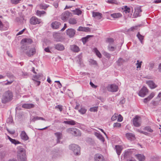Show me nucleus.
Segmentation results:
<instances>
[{"mask_svg":"<svg viewBox=\"0 0 161 161\" xmlns=\"http://www.w3.org/2000/svg\"><path fill=\"white\" fill-rule=\"evenodd\" d=\"M17 157L19 161H26L25 150L22 147H18Z\"/></svg>","mask_w":161,"mask_h":161,"instance_id":"obj_1","label":"nucleus"},{"mask_svg":"<svg viewBox=\"0 0 161 161\" xmlns=\"http://www.w3.org/2000/svg\"><path fill=\"white\" fill-rule=\"evenodd\" d=\"M33 42V41L32 39L28 38H24L22 40L21 43L23 44L21 47L20 51L21 52H24L25 51L27 50L28 48V46L27 44H30Z\"/></svg>","mask_w":161,"mask_h":161,"instance_id":"obj_2","label":"nucleus"},{"mask_svg":"<svg viewBox=\"0 0 161 161\" xmlns=\"http://www.w3.org/2000/svg\"><path fill=\"white\" fill-rule=\"evenodd\" d=\"M13 97L12 92L8 91L5 92L3 95L2 98V102L3 103H5L10 101Z\"/></svg>","mask_w":161,"mask_h":161,"instance_id":"obj_3","label":"nucleus"},{"mask_svg":"<svg viewBox=\"0 0 161 161\" xmlns=\"http://www.w3.org/2000/svg\"><path fill=\"white\" fill-rule=\"evenodd\" d=\"M69 149L72 150L76 155H79L80 154V147L77 145L72 144L69 146Z\"/></svg>","mask_w":161,"mask_h":161,"instance_id":"obj_4","label":"nucleus"},{"mask_svg":"<svg viewBox=\"0 0 161 161\" xmlns=\"http://www.w3.org/2000/svg\"><path fill=\"white\" fill-rule=\"evenodd\" d=\"M67 132L74 135L75 136H81V133L79 130L75 128H69L67 129Z\"/></svg>","mask_w":161,"mask_h":161,"instance_id":"obj_5","label":"nucleus"},{"mask_svg":"<svg viewBox=\"0 0 161 161\" xmlns=\"http://www.w3.org/2000/svg\"><path fill=\"white\" fill-rule=\"evenodd\" d=\"M9 28V24L7 21L2 22L0 20V31H1L7 30Z\"/></svg>","mask_w":161,"mask_h":161,"instance_id":"obj_6","label":"nucleus"},{"mask_svg":"<svg viewBox=\"0 0 161 161\" xmlns=\"http://www.w3.org/2000/svg\"><path fill=\"white\" fill-rule=\"evenodd\" d=\"M23 53H25L29 57L33 56L36 53V49L34 47L29 48L27 50L25 51V52H22Z\"/></svg>","mask_w":161,"mask_h":161,"instance_id":"obj_7","label":"nucleus"},{"mask_svg":"<svg viewBox=\"0 0 161 161\" xmlns=\"http://www.w3.org/2000/svg\"><path fill=\"white\" fill-rule=\"evenodd\" d=\"M72 15L71 13L66 11L62 13L61 15V19L64 21L67 20Z\"/></svg>","mask_w":161,"mask_h":161,"instance_id":"obj_8","label":"nucleus"},{"mask_svg":"<svg viewBox=\"0 0 161 161\" xmlns=\"http://www.w3.org/2000/svg\"><path fill=\"white\" fill-rule=\"evenodd\" d=\"M51 154L53 159L58 158L61 155V153L58 150H53L51 152Z\"/></svg>","mask_w":161,"mask_h":161,"instance_id":"obj_9","label":"nucleus"},{"mask_svg":"<svg viewBox=\"0 0 161 161\" xmlns=\"http://www.w3.org/2000/svg\"><path fill=\"white\" fill-rule=\"evenodd\" d=\"M148 90L147 88L145 86H143L138 93L139 96L144 97L148 93Z\"/></svg>","mask_w":161,"mask_h":161,"instance_id":"obj_10","label":"nucleus"},{"mask_svg":"<svg viewBox=\"0 0 161 161\" xmlns=\"http://www.w3.org/2000/svg\"><path fill=\"white\" fill-rule=\"evenodd\" d=\"M107 89L110 92H116L118 91V87L115 84L109 85Z\"/></svg>","mask_w":161,"mask_h":161,"instance_id":"obj_11","label":"nucleus"},{"mask_svg":"<svg viewBox=\"0 0 161 161\" xmlns=\"http://www.w3.org/2000/svg\"><path fill=\"white\" fill-rule=\"evenodd\" d=\"M133 124L134 126L136 127H139L141 125L140 118L136 116L133 119Z\"/></svg>","mask_w":161,"mask_h":161,"instance_id":"obj_12","label":"nucleus"},{"mask_svg":"<svg viewBox=\"0 0 161 161\" xmlns=\"http://www.w3.org/2000/svg\"><path fill=\"white\" fill-rule=\"evenodd\" d=\"M30 23L31 25H35L37 24H39L40 22V20L38 19L35 17H32L30 19Z\"/></svg>","mask_w":161,"mask_h":161,"instance_id":"obj_13","label":"nucleus"},{"mask_svg":"<svg viewBox=\"0 0 161 161\" xmlns=\"http://www.w3.org/2000/svg\"><path fill=\"white\" fill-rule=\"evenodd\" d=\"M142 11L140 7L137 6L135 8V12L133 14V16L135 17H137L140 16V13Z\"/></svg>","mask_w":161,"mask_h":161,"instance_id":"obj_14","label":"nucleus"},{"mask_svg":"<svg viewBox=\"0 0 161 161\" xmlns=\"http://www.w3.org/2000/svg\"><path fill=\"white\" fill-rule=\"evenodd\" d=\"M75 31L73 29H69L66 31L67 34L70 38H72L74 36L75 34Z\"/></svg>","mask_w":161,"mask_h":161,"instance_id":"obj_15","label":"nucleus"},{"mask_svg":"<svg viewBox=\"0 0 161 161\" xmlns=\"http://www.w3.org/2000/svg\"><path fill=\"white\" fill-rule=\"evenodd\" d=\"M95 161H104V157L100 154H96L94 156Z\"/></svg>","mask_w":161,"mask_h":161,"instance_id":"obj_16","label":"nucleus"},{"mask_svg":"<svg viewBox=\"0 0 161 161\" xmlns=\"http://www.w3.org/2000/svg\"><path fill=\"white\" fill-rule=\"evenodd\" d=\"M20 136L21 139L24 141H26L29 139V137L25 131H22L21 132Z\"/></svg>","mask_w":161,"mask_h":161,"instance_id":"obj_17","label":"nucleus"},{"mask_svg":"<svg viewBox=\"0 0 161 161\" xmlns=\"http://www.w3.org/2000/svg\"><path fill=\"white\" fill-rule=\"evenodd\" d=\"M125 136L128 140L130 141H133L136 139L135 135L132 133H126L125 134Z\"/></svg>","mask_w":161,"mask_h":161,"instance_id":"obj_18","label":"nucleus"},{"mask_svg":"<svg viewBox=\"0 0 161 161\" xmlns=\"http://www.w3.org/2000/svg\"><path fill=\"white\" fill-rule=\"evenodd\" d=\"M135 156L139 161H144L146 158L145 156L142 154H136Z\"/></svg>","mask_w":161,"mask_h":161,"instance_id":"obj_19","label":"nucleus"},{"mask_svg":"<svg viewBox=\"0 0 161 161\" xmlns=\"http://www.w3.org/2000/svg\"><path fill=\"white\" fill-rule=\"evenodd\" d=\"M55 48L58 51H63L64 49V46L58 43L54 45Z\"/></svg>","mask_w":161,"mask_h":161,"instance_id":"obj_20","label":"nucleus"},{"mask_svg":"<svg viewBox=\"0 0 161 161\" xmlns=\"http://www.w3.org/2000/svg\"><path fill=\"white\" fill-rule=\"evenodd\" d=\"M146 83L148 85L150 88L151 89H154L157 87V85L152 81L149 80L147 81Z\"/></svg>","mask_w":161,"mask_h":161,"instance_id":"obj_21","label":"nucleus"},{"mask_svg":"<svg viewBox=\"0 0 161 161\" xmlns=\"http://www.w3.org/2000/svg\"><path fill=\"white\" fill-rule=\"evenodd\" d=\"M70 48L71 50L74 52L77 53L80 50L79 47L75 45H70Z\"/></svg>","mask_w":161,"mask_h":161,"instance_id":"obj_22","label":"nucleus"},{"mask_svg":"<svg viewBox=\"0 0 161 161\" xmlns=\"http://www.w3.org/2000/svg\"><path fill=\"white\" fill-rule=\"evenodd\" d=\"M34 104L32 103H25L22 105L23 108L26 109H30L34 108Z\"/></svg>","mask_w":161,"mask_h":161,"instance_id":"obj_23","label":"nucleus"},{"mask_svg":"<svg viewBox=\"0 0 161 161\" xmlns=\"http://www.w3.org/2000/svg\"><path fill=\"white\" fill-rule=\"evenodd\" d=\"M92 16L97 19H100L102 17V14L98 12H92Z\"/></svg>","mask_w":161,"mask_h":161,"instance_id":"obj_24","label":"nucleus"},{"mask_svg":"<svg viewBox=\"0 0 161 161\" xmlns=\"http://www.w3.org/2000/svg\"><path fill=\"white\" fill-rule=\"evenodd\" d=\"M115 149L118 155H119L122 150V148L121 146L116 145L115 147Z\"/></svg>","mask_w":161,"mask_h":161,"instance_id":"obj_25","label":"nucleus"},{"mask_svg":"<svg viewBox=\"0 0 161 161\" xmlns=\"http://www.w3.org/2000/svg\"><path fill=\"white\" fill-rule=\"evenodd\" d=\"M95 135L102 142H104V137L100 133L97 132L94 133Z\"/></svg>","mask_w":161,"mask_h":161,"instance_id":"obj_26","label":"nucleus"},{"mask_svg":"<svg viewBox=\"0 0 161 161\" xmlns=\"http://www.w3.org/2000/svg\"><path fill=\"white\" fill-rule=\"evenodd\" d=\"M110 16L113 18L117 19L121 17L122 16V15L119 13H117L111 14Z\"/></svg>","mask_w":161,"mask_h":161,"instance_id":"obj_27","label":"nucleus"},{"mask_svg":"<svg viewBox=\"0 0 161 161\" xmlns=\"http://www.w3.org/2000/svg\"><path fill=\"white\" fill-rule=\"evenodd\" d=\"M54 134L57 138V143H59L60 140L62 139V133L60 132H56Z\"/></svg>","mask_w":161,"mask_h":161,"instance_id":"obj_28","label":"nucleus"},{"mask_svg":"<svg viewBox=\"0 0 161 161\" xmlns=\"http://www.w3.org/2000/svg\"><path fill=\"white\" fill-rule=\"evenodd\" d=\"M52 26L53 28L58 29L60 25V23L57 21H55L53 22L52 24Z\"/></svg>","mask_w":161,"mask_h":161,"instance_id":"obj_29","label":"nucleus"},{"mask_svg":"<svg viewBox=\"0 0 161 161\" xmlns=\"http://www.w3.org/2000/svg\"><path fill=\"white\" fill-rule=\"evenodd\" d=\"M124 7V10L123 11L124 13H125L126 14L130 12V11L132 10H133V8L132 7H128L127 6H125Z\"/></svg>","mask_w":161,"mask_h":161,"instance_id":"obj_30","label":"nucleus"},{"mask_svg":"<svg viewBox=\"0 0 161 161\" xmlns=\"http://www.w3.org/2000/svg\"><path fill=\"white\" fill-rule=\"evenodd\" d=\"M45 120V119L42 117L36 116L35 117H34L32 119H31L30 121L35 122L36 120Z\"/></svg>","mask_w":161,"mask_h":161,"instance_id":"obj_31","label":"nucleus"},{"mask_svg":"<svg viewBox=\"0 0 161 161\" xmlns=\"http://www.w3.org/2000/svg\"><path fill=\"white\" fill-rule=\"evenodd\" d=\"M63 123L71 125H74L76 124V122L72 120H70L65 121Z\"/></svg>","mask_w":161,"mask_h":161,"instance_id":"obj_32","label":"nucleus"},{"mask_svg":"<svg viewBox=\"0 0 161 161\" xmlns=\"http://www.w3.org/2000/svg\"><path fill=\"white\" fill-rule=\"evenodd\" d=\"M8 139L12 143L14 144L15 145H17L20 143V142L18 140L13 139L11 138V137H10L9 136H8Z\"/></svg>","mask_w":161,"mask_h":161,"instance_id":"obj_33","label":"nucleus"},{"mask_svg":"<svg viewBox=\"0 0 161 161\" xmlns=\"http://www.w3.org/2000/svg\"><path fill=\"white\" fill-rule=\"evenodd\" d=\"M75 14L79 15L82 14V11L79 8H76L75 10L72 11Z\"/></svg>","mask_w":161,"mask_h":161,"instance_id":"obj_34","label":"nucleus"},{"mask_svg":"<svg viewBox=\"0 0 161 161\" xmlns=\"http://www.w3.org/2000/svg\"><path fill=\"white\" fill-rule=\"evenodd\" d=\"M48 6V5L45 4H41L38 5L37 7L41 9H46Z\"/></svg>","mask_w":161,"mask_h":161,"instance_id":"obj_35","label":"nucleus"},{"mask_svg":"<svg viewBox=\"0 0 161 161\" xmlns=\"http://www.w3.org/2000/svg\"><path fill=\"white\" fill-rule=\"evenodd\" d=\"M125 60L124 59L121 58H120L117 61V63L118 65L120 66L123 64Z\"/></svg>","mask_w":161,"mask_h":161,"instance_id":"obj_36","label":"nucleus"},{"mask_svg":"<svg viewBox=\"0 0 161 161\" xmlns=\"http://www.w3.org/2000/svg\"><path fill=\"white\" fill-rule=\"evenodd\" d=\"M46 12L44 11H40L37 10L36 12V15L40 17H41L43 15L46 14Z\"/></svg>","mask_w":161,"mask_h":161,"instance_id":"obj_37","label":"nucleus"},{"mask_svg":"<svg viewBox=\"0 0 161 161\" xmlns=\"http://www.w3.org/2000/svg\"><path fill=\"white\" fill-rule=\"evenodd\" d=\"M94 52L95 53L96 55L97 56L100 58L102 57V55L101 54V53H100V52L96 48H95L94 49Z\"/></svg>","mask_w":161,"mask_h":161,"instance_id":"obj_38","label":"nucleus"},{"mask_svg":"<svg viewBox=\"0 0 161 161\" xmlns=\"http://www.w3.org/2000/svg\"><path fill=\"white\" fill-rule=\"evenodd\" d=\"M69 22L71 24H75L77 23L76 20L74 18H70L69 20Z\"/></svg>","mask_w":161,"mask_h":161,"instance_id":"obj_39","label":"nucleus"},{"mask_svg":"<svg viewBox=\"0 0 161 161\" xmlns=\"http://www.w3.org/2000/svg\"><path fill=\"white\" fill-rule=\"evenodd\" d=\"M137 37L139 39L141 42L142 43V41L144 39V36L142 35L139 32H138L136 35Z\"/></svg>","mask_w":161,"mask_h":161,"instance_id":"obj_40","label":"nucleus"},{"mask_svg":"<svg viewBox=\"0 0 161 161\" xmlns=\"http://www.w3.org/2000/svg\"><path fill=\"white\" fill-rule=\"evenodd\" d=\"M86 111V109L84 107H82L79 110V112L81 114H85Z\"/></svg>","mask_w":161,"mask_h":161,"instance_id":"obj_41","label":"nucleus"},{"mask_svg":"<svg viewBox=\"0 0 161 161\" xmlns=\"http://www.w3.org/2000/svg\"><path fill=\"white\" fill-rule=\"evenodd\" d=\"M91 36L90 35H88L86 37H83L82 39V41L84 43H85L88 41V38Z\"/></svg>","mask_w":161,"mask_h":161,"instance_id":"obj_42","label":"nucleus"},{"mask_svg":"<svg viewBox=\"0 0 161 161\" xmlns=\"http://www.w3.org/2000/svg\"><path fill=\"white\" fill-rule=\"evenodd\" d=\"M114 39L112 38H108L107 40V42L109 43V45H110L113 44L114 42Z\"/></svg>","mask_w":161,"mask_h":161,"instance_id":"obj_43","label":"nucleus"},{"mask_svg":"<svg viewBox=\"0 0 161 161\" xmlns=\"http://www.w3.org/2000/svg\"><path fill=\"white\" fill-rule=\"evenodd\" d=\"M103 54L105 57L108 59H109L111 58V55L106 52H104Z\"/></svg>","mask_w":161,"mask_h":161,"instance_id":"obj_44","label":"nucleus"},{"mask_svg":"<svg viewBox=\"0 0 161 161\" xmlns=\"http://www.w3.org/2000/svg\"><path fill=\"white\" fill-rule=\"evenodd\" d=\"M116 47H114L113 46H111L110 45H109L108 47V49L109 51H114L116 49Z\"/></svg>","mask_w":161,"mask_h":161,"instance_id":"obj_45","label":"nucleus"},{"mask_svg":"<svg viewBox=\"0 0 161 161\" xmlns=\"http://www.w3.org/2000/svg\"><path fill=\"white\" fill-rule=\"evenodd\" d=\"M43 76V75L42 74H38L37 75H35L34 76V78L36 80H40V78L41 77H42Z\"/></svg>","mask_w":161,"mask_h":161,"instance_id":"obj_46","label":"nucleus"},{"mask_svg":"<svg viewBox=\"0 0 161 161\" xmlns=\"http://www.w3.org/2000/svg\"><path fill=\"white\" fill-rule=\"evenodd\" d=\"M155 95V93H154L153 92L151 93L150 95L147 98L149 101Z\"/></svg>","mask_w":161,"mask_h":161,"instance_id":"obj_47","label":"nucleus"},{"mask_svg":"<svg viewBox=\"0 0 161 161\" xmlns=\"http://www.w3.org/2000/svg\"><path fill=\"white\" fill-rule=\"evenodd\" d=\"M144 130L151 133H152L153 132V130H152L149 126H146L144 128Z\"/></svg>","mask_w":161,"mask_h":161,"instance_id":"obj_48","label":"nucleus"},{"mask_svg":"<svg viewBox=\"0 0 161 161\" xmlns=\"http://www.w3.org/2000/svg\"><path fill=\"white\" fill-rule=\"evenodd\" d=\"M98 107H94L91 108L90 110L91 112H96L97 111Z\"/></svg>","mask_w":161,"mask_h":161,"instance_id":"obj_49","label":"nucleus"},{"mask_svg":"<svg viewBox=\"0 0 161 161\" xmlns=\"http://www.w3.org/2000/svg\"><path fill=\"white\" fill-rule=\"evenodd\" d=\"M142 61L140 62L139 60H137V63L136 64L137 68H140L142 65Z\"/></svg>","mask_w":161,"mask_h":161,"instance_id":"obj_50","label":"nucleus"},{"mask_svg":"<svg viewBox=\"0 0 161 161\" xmlns=\"http://www.w3.org/2000/svg\"><path fill=\"white\" fill-rule=\"evenodd\" d=\"M89 62L90 64L92 65H95L97 64V62L96 61L92 59H90Z\"/></svg>","mask_w":161,"mask_h":161,"instance_id":"obj_51","label":"nucleus"},{"mask_svg":"<svg viewBox=\"0 0 161 161\" xmlns=\"http://www.w3.org/2000/svg\"><path fill=\"white\" fill-rule=\"evenodd\" d=\"M121 126V125L120 123H115L114 124L113 126L114 127H120Z\"/></svg>","mask_w":161,"mask_h":161,"instance_id":"obj_52","label":"nucleus"},{"mask_svg":"<svg viewBox=\"0 0 161 161\" xmlns=\"http://www.w3.org/2000/svg\"><path fill=\"white\" fill-rule=\"evenodd\" d=\"M149 70H151L153 68L154 66V64L153 63H149Z\"/></svg>","mask_w":161,"mask_h":161,"instance_id":"obj_53","label":"nucleus"},{"mask_svg":"<svg viewBox=\"0 0 161 161\" xmlns=\"http://www.w3.org/2000/svg\"><path fill=\"white\" fill-rule=\"evenodd\" d=\"M55 107L56 108L58 109L60 112H61L63 110L62 106L60 105H57Z\"/></svg>","mask_w":161,"mask_h":161,"instance_id":"obj_54","label":"nucleus"},{"mask_svg":"<svg viewBox=\"0 0 161 161\" xmlns=\"http://www.w3.org/2000/svg\"><path fill=\"white\" fill-rule=\"evenodd\" d=\"M107 2L109 3H116L117 1L116 0H108Z\"/></svg>","mask_w":161,"mask_h":161,"instance_id":"obj_55","label":"nucleus"},{"mask_svg":"<svg viewBox=\"0 0 161 161\" xmlns=\"http://www.w3.org/2000/svg\"><path fill=\"white\" fill-rule=\"evenodd\" d=\"M156 99L158 101H160L161 100V92L159 93L156 97Z\"/></svg>","mask_w":161,"mask_h":161,"instance_id":"obj_56","label":"nucleus"},{"mask_svg":"<svg viewBox=\"0 0 161 161\" xmlns=\"http://www.w3.org/2000/svg\"><path fill=\"white\" fill-rule=\"evenodd\" d=\"M123 120V117L120 114L119 115L117 120L119 122H121Z\"/></svg>","mask_w":161,"mask_h":161,"instance_id":"obj_57","label":"nucleus"},{"mask_svg":"<svg viewBox=\"0 0 161 161\" xmlns=\"http://www.w3.org/2000/svg\"><path fill=\"white\" fill-rule=\"evenodd\" d=\"M137 26H135L134 27H132L130 28L129 29V31H134L135 30H136L137 28Z\"/></svg>","mask_w":161,"mask_h":161,"instance_id":"obj_58","label":"nucleus"},{"mask_svg":"<svg viewBox=\"0 0 161 161\" xmlns=\"http://www.w3.org/2000/svg\"><path fill=\"white\" fill-rule=\"evenodd\" d=\"M84 27H81V26H80L78 29L77 30L79 31H84Z\"/></svg>","mask_w":161,"mask_h":161,"instance_id":"obj_59","label":"nucleus"},{"mask_svg":"<svg viewBox=\"0 0 161 161\" xmlns=\"http://www.w3.org/2000/svg\"><path fill=\"white\" fill-rule=\"evenodd\" d=\"M53 5L56 8H57L58 5V4L57 2H55L53 3Z\"/></svg>","mask_w":161,"mask_h":161,"instance_id":"obj_60","label":"nucleus"},{"mask_svg":"<svg viewBox=\"0 0 161 161\" xmlns=\"http://www.w3.org/2000/svg\"><path fill=\"white\" fill-rule=\"evenodd\" d=\"M7 121L8 123H12L13 121V120L12 118H9L8 119Z\"/></svg>","mask_w":161,"mask_h":161,"instance_id":"obj_61","label":"nucleus"},{"mask_svg":"<svg viewBox=\"0 0 161 161\" xmlns=\"http://www.w3.org/2000/svg\"><path fill=\"white\" fill-rule=\"evenodd\" d=\"M44 50L47 53H51V51L50 50L49 47H47L46 48H45L44 49Z\"/></svg>","mask_w":161,"mask_h":161,"instance_id":"obj_62","label":"nucleus"},{"mask_svg":"<svg viewBox=\"0 0 161 161\" xmlns=\"http://www.w3.org/2000/svg\"><path fill=\"white\" fill-rule=\"evenodd\" d=\"M90 85L94 88H96L97 86L95 85L92 82H90Z\"/></svg>","mask_w":161,"mask_h":161,"instance_id":"obj_63","label":"nucleus"},{"mask_svg":"<svg viewBox=\"0 0 161 161\" xmlns=\"http://www.w3.org/2000/svg\"><path fill=\"white\" fill-rule=\"evenodd\" d=\"M25 30V29H24L23 30H22L19 31L18 33L17 34V35H21L22 34V33H23V32H24V31Z\"/></svg>","mask_w":161,"mask_h":161,"instance_id":"obj_64","label":"nucleus"}]
</instances>
